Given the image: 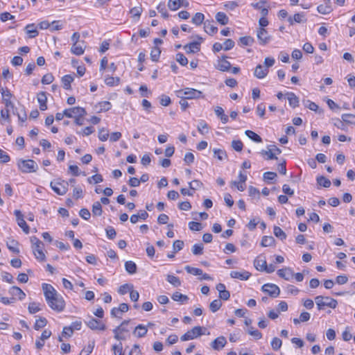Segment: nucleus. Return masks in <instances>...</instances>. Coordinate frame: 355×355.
Returning a JSON list of instances; mask_svg holds the SVG:
<instances>
[{"instance_id":"46","label":"nucleus","mask_w":355,"mask_h":355,"mask_svg":"<svg viewBox=\"0 0 355 355\" xmlns=\"http://www.w3.org/2000/svg\"><path fill=\"white\" fill-rule=\"evenodd\" d=\"M47 324V320L45 318L40 317L38 320H36L34 329L35 330H39L43 327H44Z\"/></svg>"},{"instance_id":"14","label":"nucleus","mask_w":355,"mask_h":355,"mask_svg":"<svg viewBox=\"0 0 355 355\" xmlns=\"http://www.w3.org/2000/svg\"><path fill=\"white\" fill-rule=\"evenodd\" d=\"M227 57L223 56L222 58L218 59L216 68L221 71H227L231 69V64L229 61L226 60Z\"/></svg>"},{"instance_id":"31","label":"nucleus","mask_w":355,"mask_h":355,"mask_svg":"<svg viewBox=\"0 0 355 355\" xmlns=\"http://www.w3.org/2000/svg\"><path fill=\"white\" fill-rule=\"evenodd\" d=\"M216 21L221 25H226L229 22V19L226 14L223 12H218L216 15Z\"/></svg>"},{"instance_id":"60","label":"nucleus","mask_w":355,"mask_h":355,"mask_svg":"<svg viewBox=\"0 0 355 355\" xmlns=\"http://www.w3.org/2000/svg\"><path fill=\"white\" fill-rule=\"evenodd\" d=\"M18 245V242L16 241L15 240H11L10 243H7V247L8 248L12 251V252L14 253H19V248H17V246Z\"/></svg>"},{"instance_id":"30","label":"nucleus","mask_w":355,"mask_h":355,"mask_svg":"<svg viewBox=\"0 0 355 355\" xmlns=\"http://www.w3.org/2000/svg\"><path fill=\"white\" fill-rule=\"evenodd\" d=\"M288 100L289 102V105L293 108L297 107L299 105V98L293 92H290L287 94Z\"/></svg>"},{"instance_id":"64","label":"nucleus","mask_w":355,"mask_h":355,"mask_svg":"<svg viewBox=\"0 0 355 355\" xmlns=\"http://www.w3.org/2000/svg\"><path fill=\"white\" fill-rule=\"evenodd\" d=\"M189 227L193 231H200L202 229V225L200 223L191 221L189 223Z\"/></svg>"},{"instance_id":"56","label":"nucleus","mask_w":355,"mask_h":355,"mask_svg":"<svg viewBox=\"0 0 355 355\" xmlns=\"http://www.w3.org/2000/svg\"><path fill=\"white\" fill-rule=\"evenodd\" d=\"M71 51L72 53H73L76 55H80L83 54V53H84L83 48L80 45H77V44H73L72 45Z\"/></svg>"},{"instance_id":"9","label":"nucleus","mask_w":355,"mask_h":355,"mask_svg":"<svg viewBox=\"0 0 355 355\" xmlns=\"http://www.w3.org/2000/svg\"><path fill=\"white\" fill-rule=\"evenodd\" d=\"M85 324L92 330L104 331L106 329V326L102 321L92 317H91L87 321H85Z\"/></svg>"},{"instance_id":"19","label":"nucleus","mask_w":355,"mask_h":355,"mask_svg":"<svg viewBox=\"0 0 355 355\" xmlns=\"http://www.w3.org/2000/svg\"><path fill=\"white\" fill-rule=\"evenodd\" d=\"M184 50L187 53H196L200 49V42H192L186 44L184 46Z\"/></svg>"},{"instance_id":"62","label":"nucleus","mask_w":355,"mask_h":355,"mask_svg":"<svg viewBox=\"0 0 355 355\" xmlns=\"http://www.w3.org/2000/svg\"><path fill=\"white\" fill-rule=\"evenodd\" d=\"M87 180L90 184H92V183L97 184V183H100V182H103V177L101 175L96 174V175H94L92 177L89 178Z\"/></svg>"},{"instance_id":"41","label":"nucleus","mask_w":355,"mask_h":355,"mask_svg":"<svg viewBox=\"0 0 355 355\" xmlns=\"http://www.w3.org/2000/svg\"><path fill=\"white\" fill-rule=\"evenodd\" d=\"M103 213L102 206L100 202H95L92 206V214L94 216H101Z\"/></svg>"},{"instance_id":"16","label":"nucleus","mask_w":355,"mask_h":355,"mask_svg":"<svg viewBox=\"0 0 355 355\" xmlns=\"http://www.w3.org/2000/svg\"><path fill=\"white\" fill-rule=\"evenodd\" d=\"M288 21L290 25L293 26L295 22L296 23H305L306 21V19L305 17V15L304 12H299L294 15V16L289 17L288 18Z\"/></svg>"},{"instance_id":"48","label":"nucleus","mask_w":355,"mask_h":355,"mask_svg":"<svg viewBox=\"0 0 355 355\" xmlns=\"http://www.w3.org/2000/svg\"><path fill=\"white\" fill-rule=\"evenodd\" d=\"M262 155H266L267 159H277V157L275 155V153L272 152V150L268 146V150H262L260 153Z\"/></svg>"},{"instance_id":"44","label":"nucleus","mask_w":355,"mask_h":355,"mask_svg":"<svg viewBox=\"0 0 355 355\" xmlns=\"http://www.w3.org/2000/svg\"><path fill=\"white\" fill-rule=\"evenodd\" d=\"M204 19H205V16L202 13L196 12L195 14V15L193 17L191 21H192V23H193L194 24L199 26L202 23Z\"/></svg>"},{"instance_id":"29","label":"nucleus","mask_w":355,"mask_h":355,"mask_svg":"<svg viewBox=\"0 0 355 355\" xmlns=\"http://www.w3.org/2000/svg\"><path fill=\"white\" fill-rule=\"evenodd\" d=\"M25 30H26V33L28 34H29V37H31V38H34L38 35L39 33H38L37 28H35V26L34 24H28L25 27Z\"/></svg>"},{"instance_id":"17","label":"nucleus","mask_w":355,"mask_h":355,"mask_svg":"<svg viewBox=\"0 0 355 355\" xmlns=\"http://www.w3.org/2000/svg\"><path fill=\"white\" fill-rule=\"evenodd\" d=\"M44 244L33 247V251L35 258L40 261H44L46 259V256L43 252Z\"/></svg>"},{"instance_id":"43","label":"nucleus","mask_w":355,"mask_h":355,"mask_svg":"<svg viewBox=\"0 0 355 355\" xmlns=\"http://www.w3.org/2000/svg\"><path fill=\"white\" fill-rule=\"evenodd\" d=\"M317 183L323 187L328 188L331 186V181L324 176L317 178Z\"/></svg>"},{"instance_id":"32","label":"nucleus","mask_w":355,"mask_h":355,"mask_svg":"<svg viewBox=\"0 0 355 355\" xmlns=\"http://www.w3.org/2000/svg\"><path fill=\"white\" fill-rule=\"evenodd\" d=\"M215 113L220 119L223 124L227 123L229 118L226 114H224V110L221 107H216L215 109Z\"/></svg>"},{"instance_id":"25","label":"nucleus","mask_w":355,"mask_h":355,"mask_svg":"<svg viewBox=\"0 0 355 355\" xmlns=\"http://www.w3.org/2000/svg\"><path fill=\"white\" fill-rule=\"evenodd\" d=\"M268 73V69L264 68L262 65L259 64L256 67L254 70V76L259 79L265 78Z\"/></svg>"},{"instance_id":"10","label":"nucleus","mask_w":355,"mask_h":355,"mask_svg":"<svg viewBox=\"0 0 355 355\" xmlns=\"http://www.w3.org/2000/svg\"><path fill=\"white\" fill-rule=\"evenodd\" d=\"M65 116L68 118H71L73 116L75 117L77 116H84L86 115L87 112L85 110L81 107H74L69 109L64 110Z\"/></svg>"},{"instance_id":"6","label":"nucleus","mask_w":355,"mask_h":355,"mask_svg":"<svg viewBox=\"0 0 355 355\" xmlns=\"http://www.w3.org/2000/svg\"><path fill=\"white\" fill-rule=\"evenodd\" d=\"M203 329L204 328L200 326L194 327L191 330L188 331L184 335H182L180 338V340L182 341H187L196 338L204 334L202 332Z\"/></svg>"},{"instance_id":"27","label":"nucleus","mask_w":355,"mask_h":355,"mask_svg":"<svg viewBox=\"0 0 355 355\" xmlns=\"http://www.w3.org/2000/svg\"><path fill=\"white\" fill-rule=\"evenodd\" d=\"M171 297L174 301L179 302L181 304L186 303L189 300V297H187V295H183L179 292H175L172 295Z\"/></svg>"},{"instance_id":"49","label":"nucleus","mask_w":355,"mask_h":355,"mask_svg":"<svg viewBox=\"0 0 355 355\" xmlns=\"http://www.w3.org/2000/svg\"><path fill=\"white\" fill-rule=\"evenodd\" d=\"M161 53V50L159 47H154L150 52L151 60L154 62H157Z\"/></svg>"},{"instance_id":"61","label":"nucleus","mask_w":355,"mask_h":355,"mask_svg":"<svg viewBox=\"0 0 355 355\" xmlns=\"http://www.w3.org/2000/svg\"><path fill=\"white\" fill-rule=\"evenodd\" d=\"M176 60L182 66H186L188 64V59L182 53L176 54Z\"/></svg>"},{"instance_id":"39","label":"nucleus","mask_w":355,"mask_h":355,"mask_svg":"<svg viewBox=\"0 0 355 355\" xmlns=\"http://www.w3.org/2000/svg\"><path fill=\"white\" fill-rule=\"evenodd\" d=\"M245 133L248 138L257 143H260L262 141L261 137L252 130H246Z\"/></svg>"},{"instance_id":"28","label":"nucleus","mask_w":355,"mask_h":355,"mask_svg":"<svg viewBox=\"0 0 355 355\" xmlns=\"http://www.w3.org/2000/svg\"><path fill=\"white\" fill-rule=\"evenodd\" d=\"M73 81V77L71 75H65L62 78V83L64 89H71V83Z\"/></svg>"},{"instance_id":"3","label":"nucleus","mask_w":355,"mask_h":355,"mask_svg":"<svg viewBox=\"0 0 355 355\" xmlns=\"http://www.w3.org/2000/svg\"><path fill=\"white\" fill-rule=\"evenodd\" d=\"M315 301L318 310H322L325 306L335 309L338 304L337 300L329 297L318 295L315 297Z\"/></svg>"},{"instance_id":"55","label":"nucleus","mask_w":355,"mask_h":355,"mask_svg":"<svg viewBox=\"0 0 355 355\" xmlns=\"http://www.w3.org/2000/svg\"><path fill=\"white\" fill-rule=\"evenodd\" d=\"M98 137L101 141H106L109 137L108 130H107L104 128H102L101 129L99 130Z\"/></svg>"},{"instance_id":"2","label":"nucleus","mask_w":355,"mask_h":355,"mask_svg":"<svg viewBox=\"0 0 355 355\" xmlns=\"http://www.w3.org/2000/svg\"><path fill=\"white\" fill-rule=\"evenodd\" d=\"M177 96L182 98V95L187 99H198L203 98L204 96L201 91L193 89V88H185L184 89H180L176 92Z\"/></svg>"},{"instance_id":"50","label":"nucleus","mask_w":355,"mask_h":355,"mask_svg":"<svg viewBox=\"0 0 355 355\" xmlns=\"http://www.w3.org/2000/svg\"><path fill=\"white\" fill-rule=\"evenodd\" d=\"M167 6L173 11H175L181 7L180 0H169Z\"/></svg>"},{"instance_id":"34","label":"nucleus","mask_w":355,"mask_h":355,"mask_svg":"<svg viewBox=\"0 0 355 355\" xmlns=\"http://www.w3.org/2000/svg\"><path fill=\"white\" fill-rule=\"evenodd\" d=\"M125 268L129 274L132 275L137 272V267L135 262L128 261L125 263Z\"/></svg>"},{"instance_id":"11","label":"nucleus","mask_w":355,"mask_h":355,"mask_svg":"<svg viewBox=\"0 0 355 355\" xmlns=\"http://www.w3.org/2000/svg\"><path fill=\"white\" fill-rule=\"evenodd\" d=\"M1 93L2 95L3 103L5 104L6 107L13 109L14 104L10 101V97H11L12 94H11L10 90L8 89H4L3 88H1Z\"/></svg>"},{"instance_id":"4","label":"nucleus","mask_w":355,"mask_h":355,"mask_svg":"<svg viewBox=\"0 0 355 355\" xmlns=\"http://www.w3.org/2000/svg\"><path fill=\"white\" fill-rule=\"evenodd\" d=\"M19 170L23 173H33L35 172L38 168L37 164L32 159L28 160H19L17 163Z\"/></svg>"},{"instance_id":"1","label":"nucleus","mask_w":355,"mask_h":355,"mask_svg":"<svg viewBox=\"0 0 355 355\" xmlns=\"http://www.w3.org/2000/svg\"><path fill=\"white\" fill-rule=\"evenodd\" d=\"M44 295L49 306L56 312H62L65 308V302L52 285L44 283L42 285Z\"/></svg>"},{"instance_id":"5","label":"nucleus","mask_w":355,"mask_h":355,"mask_svg":"<svg viewBox=\"0 0 355 355\" xmlns=\"http://www.w3.org/2000/svg\"><path fill=\"white\" fill-rule=\"evenodd\" d=\"M50 186L58 195L63 196L68 191L69 182L64 180H58L57 181L51 182Z\"/></svg>"},{"instance_id":"54","label":"nucleus","mask_w":355,"mask_h":355,"mask_svg":"<svg viewBox=\"0 0 355 355\" xmlns=\"http://www.w3.org/2000/svg\"><path fill=\"white\" fill-rule=\"evenodd\" d=\"M157 9L164 18L166 19L169 17V15L166 9V6L164 3H159L157 6Z\"/></svg>"},{"instance_id":"20","label":"nucleus","mask_w":355,"mask_h":355,"mask_svg":"<svg viewBox=\"0 0 355 355\" xmlns=\"http://www.w3.org/2000/svg\"><path fill=\"white\" fill-rule=\"evenodd\" d=\"M277 275L286 279V280H290L294 275L293 271L290 268H285L283 269H280L277 271Z\"/></svg>"},{"instance_id":"51","label":"nucleus","mask_w":355,"mask_h":355,"mask_svg":"<svg viewBox=\"0 0 355 355\" xmlns=\"http://www.w3.org/2000/svg\"><path fill=\"white\" fill-rule=\"evenodd\" d=\"M185 270L188 273L193 275H202V270L197 268L191 267L189 266H185Z\"/></svg>"},{"instance_id":"58","label":"nucleus","mask_w":355,"mask_h":355,"mask_svg":"<svg viewBox=\"0 0 355 355\" xmlns=\"http://www.w3.org/2000/svg\"><path fill=\"white\" fill-rule=\"evenodd\" d=\"M143 11L141 6L134 7L130 10V13L133 17L139 18Z\"/></svg>"},{"instance_id":"23","label":"nucleus","mask_w":355,"mask_h":355,"mask_svg":"<svg viewBox=\"0 0 355 355\" xmlns=\"http://www.w3.org/2000/svg\"><path fill=\"white\" fill-rule=\"evenodd\" d=\"M9 293L13 297H17L19 300H24L26 297L25 293L17 286H12L9 289Z\"/></svg>"},{"instance_id":"24","label":"nucleus","mask_w":355,"mask_h":355,"mask_svg":"<svg viewBox=\"0 0 355 355\" xmlns=\"http://www.w3.org/2000/svg\"><path fill=\"white\" fill-rule=\"evenodd\" d=\"M148 329L143 324H139L135 328L132 334L137 338H142L146 335Z\"/></svg>"},{"instance_id":"47","label":"nucleus","mask_w":355,"mask_h":355,"mask_svg":"<svg viewBox=\"0 0 355 355\" xmlns=\"http://www.w3.org/2000/svg\"><path fill=\"white\" fill-rule=\"evenodd\" d=\"M222 306V302L220 301V300H214V301H212L210 304H209V309L210 310L213 312V313H215L218 310L220 309V308Z\"/></svg>"},{"instance_id":"45","label":"nucleus","mask_w":355,"mask_h":355,"mask_svg":"<svg viewBox=\"0 0 355 355\" xmlns=\"http://www.w3.org/2000/svg\"><path fill=\"white\" fill-rule=\"evenodd\" d=\"M166 279L170 284H171L175 287H178L181 285V282L180 279L174 275H168Z\"/></svg>"},{"instance_id":"57","label":"nucleus","mask_w":355,"mask_h":355,"mask_svg":"<svg viewBox=\"0 0 355 355\" xmlns=\"http://www.w3.org/2000/svg\"><path fill=\"white\" fill-rule=\"evenodd\" d=\"M248 332L257 340L261 339L262 338V334L259 331L254 329L252 327H250L248 329Z\"/></svg>"},{"instance_id":"40","label":"nucleus","mask_w":355,"mask_h":355,"mask_svg":"<svg viewBox=\"0 0 355 355\" xmlns=\"http://www.w3.org/2000/svg\"><path fill=\"white\" fill-rule=\"evenodd\" d=\"M275 236L280 240L284 241L286 239V233L278 226H275L273 229Z\"/></svg>"},{"instance_id":"13","label":"nucleus","mask_w":355,"mask_h":355,"mask_svg":"<svg viewBox=\"0 0 355 355\" xmlns=\"http://www.w3.org/2000/svg\"><path fill=\"white\" fill-rule=\"evenodd\" d=\"M15 215L16 216L18 225L22 228L25 233L28 234L29 232V227L24 220L21 212L19 210H15Z\"/></svg>"},{"instance_id":"37","label":"nucleus","mask_w":355,"mask_h":355,"mask_svg":"<svg viewBox=\"0 0 355 355\" xmlns=\"http://www.w3.org/2000/svg\"><path fill=\"white\" fill-rule=\"evenodd\" d=\"M342 121L347 124L355 125V114H343L341 116Z\"/></svg>"},{"instance_id":"33","label":"nucleus","mask_w":355,"mask_h":355,"mask_svg":"<svg viewBox=\"0 0 355 355\" xmlns=\"http://www.w3.org/2000/svg\"><path fill=\"white\" fill-rule=\"evenodd\" d=\"M331 0H328V3H326L325 5L321 4L318 6L317 10L318 11L323 15H327L330 13L332 11L331 6L329 5Z\"/></svg>"},{"instance_id":"42","label":"nucleus","mask_w":355,"mask_h":355,"mask_svg":"<svg viewBox=\"0 0 355 355\" xmlns=\"http://www.w3.org/2000/svg\"><path fill=\"white\" fill-rule=\"evenodd\" d=\"M254 266L255 268L260 271H264L266 269V261L262 260L259 259H256L254 260Z\"/></svg>"},{"instance_id":"26","label":"nucleus","mask_w":355,"mask_h":355,"mask_svg":"<svg viewBox=\"0 0 355 355\" xmlns=\"http://www.w3.org/2000/svg\"><path fill=\"white\" fill-rule=\"evenodd\" d=\"M205 31L209 35H214L218 31V28L214 26L211 22L207 21L204 24Z\"/></svg>"},{"instance_id":"12","label":"nucleus","mask_w":355,"mask_h":355,"mask_svg":"<svg viewBox=\"0 0 355 355\" xmlns=\"http://www.w3.org/2000/svg\"><path fill=\"white\" fill-rule=\"evenodd\" d=\"M257 37L260 44L265 45L270 40V36L263 28H259L257 31Z\"/></svg>"},{"instance_id":"18","label":"nucleus","mask_w":355,"mask_h":355,"mask_svg":"<svg viewBox=\"0 0 355 355\" xmlns=\"http://www.w3.org/2000/svg\"><path fill=\"white\" fill-rule=\"evenodd\" d=\"M37 101L40 104V109L44 111L47 109V97L45 92H40L37 95Z\"/></svg>"},{"instance_id":"36","label":"nucleus","mask_w":355,"mask_h":355,"mask_svg":"<svg viewBox=\"0 0 355 355\" xmlns=\"http://www.w3.org/2000/svg\"><path fill=\"white\" fill-rule=\"evenodd\" d=\"M120 78L119 77H112L107 76L105 79V83L110 87H113L114 85H118L120 83Z\"/></svg>"},{"instance_id":"35","label":"nucleus","mask_w":355,"mask_h":355,"mask_svg":"<svg viewBox=\"0 0 355 355\" xmlns=\"http://www.w3.org/2000/svg\"><path fill=\"white\" fill-rule=\"evenodd\" d=\"M275 240L271 236H264L262 237L261 245L263 247L272 246L275 244Z\"/></svg>"},{"instance_id":"53","label":"nucleus","mask_w":355,"mask_h":355,"mask_svg":"<svg viewBox=\"0 0 355 355\" xmlns=\"http://www.w3.org/2000/svg\"><path fill=\"white\" fill-rule=\"evenodd\" d=\"M132 288H133L132 285L128 284H125L119 287L118 292L121 295H125L128 292H129V291L130 292V291L132 289Z\"/></svg>"},{"instance_id":"22","label":"nucleus","mask_w":355,"mask_h":355,"mask_svg":"<svg viewBox=\"0 0 355 355\" xmlns=\"http://www.w3.org/2000/svg\"><path fill=\"white\" fill-rule=\"evenodd\" d=\"M129 309V306L126 303H121L118 308L114 307L111 310V315L115 318H121V315H118L115 312L125 313Z\"/></svg>"},{"instance_id":"21","label":"nucleus","mask_w":355,"mask_h":355,"mask_svg":"<svg viewBox=\"0 0 355 355\" xmlns=\"http://www.w3.org/2000/svg\"><path fill=\"white\" fill-rule=\"evenodd\" d=\"M251 273L248 271H232L230 272V277L234 279H239L241 280H247L250 277Z\"/></svg>"},{"instance_id":"52","label":"nucleus","mask_w":355,"mask_h":355,"mask_svg":"<svg viewBox=\"0 0 355 355\" xmlns=\"http://www.w3.org/2000/svg\"><path fill=\"white\" fill-rule=\"evenodd\" d=\"M239 41L243 45L250 46L254 43V40L250 36H245L240 37Z\"/></svg>"},{"instance_id":"8","label":"nucleus","mask_w":355,"mask_h":355,"mask_svg":"<svg viewBox=\"0 0 355 355\" xmlns=\"http://www.w3.org/2000/svg\"><path fill=\"white\" fill-rule=\"evenodd\" d=\"M261 291L268 293L271 297H277L280 294L279 288L274 284H265L261 287Z\"/></svg>"},{"instance_id":"59","label":"nucleus","mask_w":355,"mask_h":355,"mask_svg":"<svg viewBox=\"0 0 355 355\" xmlns=\"http://www.w3.org/2000/svg\"><path fill=\"white\" fill-rule=\"evenodd\" d=\"M99 112H106L111 109V103L109 101H102L98 103Z\"/></svg>"},{"instance_id":"15","label":"nucleus","mask_w":355,"mask_h":355,"mask_svg":"<svg viewBox=\"0 0 355 355\" xmlns=\"http://www.w3.org/2000/svg\"><path fill=\"white\" fill-rule=\"evenodd\" d=\"M227 343L226 338L224 336H220L216 338L211 343V347L215 350H220Z\"/></svg>"},{"instance_id":"63","label":"nucleus","mask_w":355,"mask_h":355,"mask_svg":"<svg viewBox=\"0 0 355 355\" xmlns=\"http://www.w3.org/2000/svg\"><path fill=\"white\" fill-rule=\"evenodd\" d=\"M192 252L194 255H200L203 253V245L195 244L192 248Z\"/></svg>"},{"instance_id":"7","label":"nucleus","mask_w":355,"mask_h":355,"mask_svg":"<svg viewBox=\"0 0 355 355\" xmlns=\"http://www.w3.org/2000/svg\"><path fill=\"white\" fill-rule=\"evenodd\" d=\"M130 322V320H125L121 322V324L119 326H118L113 330L115 339L118 340L125 339V337L123 335V333L129 331L126 327Z\"/></svg>"},{"instance_id":"38","label":"nucleus","mask_w":355,"mask_h":355,"mask_svg":"<svg viewBox=\"0 0 355 355\" xmlns=\"http://www.w3.org/2000/svg\"><path fill=\"white\" fill-rule=\"evenodd\" d=\"M28 310L31 314L37 313L41 311L40 304L35 302H31L28 304Z\"/></svg>"}]
</instances>
